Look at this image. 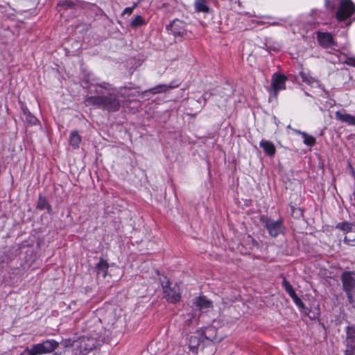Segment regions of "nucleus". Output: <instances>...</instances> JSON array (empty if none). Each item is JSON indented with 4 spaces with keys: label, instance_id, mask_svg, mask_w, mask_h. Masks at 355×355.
<instances>
[{
    "label": "nucleus",
    "instance_id": "nucleus-27",
    "mask_svg": "<svg viewBox=\"0 0 355 355\" xmlns=\"http://www.w3.org/2000/svg\"><path fill=\"white\" fill-rule=\"evenodd\" d=\"M146 21L141 15H137L131 21L130 26L133 28L145 25Z\"/></svg>",
    "mask_w": 355,
    "mask_h": 355
},
{
    "label": "nucleus",
    "instance_id": "nucleus-31",
    "mask_svg": "<svg viewBox=\"0 0 355 355\" xmlns=\"http://www.w3.org/2000/svg\"><path fill=\"white\" fill-rule=\"evenodd\" d=\"M38 354L36 353L35 349H33V347L31 349H29L28 348L25 349L20 355H37Z\"/></svg>",
    "mask_w": 355,
    "mask_h": 355
},
{
    "label": "nucleus",
    "instance_id": "nucleus-20",
    "mask_svg": "<svg viewBox=\"0 0 355 355\" xmlns=\"http://www.w3.org/2000/svg\"><path fill=\"white\" fill-rule=\"evenodd\" d=\"M194 6L196 10L198 12L208 13L210 10L206 0H196Z\"/></svg>",
    "mask_w": 355,
    "mask_h": 355
},
{
    "label": "nucleus",
    "instance_id": "nucleus-1",
    "mask_svg": "<svg viewBox=\"0 0 355 355\" xmlns=\"http://www.w3.org/2000/svg\"><path fill=\"white\" fill-rule=\"evenodd\" d=\"M84 103L87 105H92L109 112H117L121 107L118 97L111 94L87 96Z\"/></svg>",
    "mask_w": 355,
    "mask_h": 355
},
{
    "label": "nucleus",
    "instance_id": "nucleus-33",
    "mask_svg": "<svg viewBox=\"0 0 355 355\" xmlns=\"http://www.w3.org/2000/svg\"><path fill=\"white\" fill-rule=\"evenodd\" d=\"M347 65L355 67V57L347 58L345 62Z\"/></svg>",
    "mask_w": 355,
    "mask_h": 355
},
{
    "label": "nucleus",
    "instance_id": "nucleus-29",
    "mask_svg": "<svg viewBox=\"0 0 355 355\" xmlns=\"http://www.w3.org/2000/svg\"><path fill=\"white\" fill-rule=\"evenodd\" d=\"M58 6L63 7L64 9L74 8L76 6L75 1L72 0H64L59 2Z\"/></svg>",
    "mask_w": 355,
    "mask_h": 355
},
{
    "label": "nucleus",
    "instance_id": "nucleus-23",
    "mask_svg": "<svg viewBox=\"0 0 355 355\" xmlns=\"http://www.w3.org/2000/svg\"><path fill=\"white\" fill-rule=\"evenodd\" d=\"M294 131L300 133L302 136V138L304 139L303 142L305 145H306L308 146H313L315 145L316 140L314 137L309 135L304 132H300V131H297L295 130H294Z\"/></svg>",
    "mask_w": 355,
    "mask_h": 355
},
{
    "label": "nucleus",
    "instance_id": "nucleus-15",
    "mask_svg": "<svg viewBox=\"0 0 355 355\" xmlns=\"http://www.w3.org/2000/svg\"><path fill=\"white\" fill-rule=\"evenodd\" d=\"M109 264L107 261L103 258H100L99 262L96 265L95 270L97 275H101L103 278H105L107 274Z\"/></svg>",
    "mask_w": 355,
    "mask_h": 355
},
{
    "label": "nucleus",
    "instance_id": "nucleus-26",
    "mask_svg": "<svg viewBox=\"0 0 355 355\" xmlns=\"http://www.w3.org/2000/svg\"><path fill=\"white\" fill-rule=\"evenodd\" d=\"M300 76L302 79V81L306 83L309 85H313L314 84H317L318 81L314 78L310 76L308 73H306L304 71H301L300 73Z\"/></svg>",
    "mask_w": 355,
    "mask_h": 355
},
{
    "label": "nucleus",
    "instance_id": "nucleus-36",
    "mask_svg": "<svg viewBox=\"0 0 355 355\" xmlns=\"http://www.w3.org/2000/svg\"><path fill=\"white\" fill-rule=\"evenodd\" d=\"M297 214H298V215L300 216H302V211L300 209H297Z\"/></svg>",
    "mask_w": 355,
    "mask_h": 355
},
{
    "label": "nucleus",
    "instance_id": "nucleus-18",
    "mask_svg": "<svg viewBox=\"0 0 355 355\" xmlns=\"http://www.w3.org/2000/svg\"><path fill=\"white\" fill-rule=\"evenodd\" d=\"M336 117L342 122L348 123L349 125H355V116L351 114L343 113L341 112H336Z\"/></svg>",
    "mask_w": 355,
    "mask_h": 355
},
{
    "label": "nucleus",
    "instance_id": "nucleus-21",
    "mask_svg": "<svg viewBox=\"0 0 355 355\" xmlns=\"http://www.w3.org/2000/svg\"><path fill=\"white\" fill-rule=\"evenodd\" d=\"M81 140V137L79 135L78 130H74L71 132L69 137L70 144L74 148H79Z\"/></svg>",
    "mask_w": 355,
    "mask_h": 355
},
{
    "label": "nucleus",
    "instance_id": "nucleus-28",
    "mask_svg": "<svg viewBox=\"0 0 355 355\" xmlns=\"http://www.w3.org/2000/svg\"><path fill=\"white\" fill-rule=\"evenodd\" d=\"M261 48L266 49L268 52L275 51L277 52L280 50V45L278 44H269L268 42L263 44Z\"/></svg>",
    "mask_w": 355,
    "mask_h": 355
},
{
    "label": "nucleus",
    "instance_id": "nucleus-34",
    "mask_svg": "<svg viewBox=\"0 0 355 355\" xmlns=\"http://www.w3.org/2000/svg\"><path fill=\"white\" fill-rule=\"evenodd\" d=\"M283 286L285 290L288 293V282L285 277L283 279Z\"/></svg>",
    "mask_w": 355,
    "mask_h": 355
},
{
    "label": "nucleus",
    "instance_id": "nucleus-35",
    "mask_svg": "<svg viewBox=\"0 0 355 355\" xmlns=\"http://www.w3.org/2000/svg\"><path fill=\"white\" fill-rule=\"evenodd\" d=\"M202 97L203 98L204 105H205L207 102V98L205 95H203Z\"/></svg>",
    "mask_w": 355,
    "mask_h": 355
},
{
    "label": "nucleus",
    "instance_id": "nucleus-17",
    "mask_svg": "<svg viewBox=\"0 0 355 355\" xmlns=\"http://www.w3.org/2000/svg\"><path fill=\"white\" fill-rule=\"evenodd\" d=\"M260 146L268 156H273L275 154L276 148L272 142L262 139L260 141Z\"/></svg>",
    "mask_w": 355,
    "mask_h": 355
},
{
    "label": "nucleus",
    "instance_id": "nucleus-12",
    "mask_svg": "<svg viewBox=\"0 0 355 355\" xmlns=\"http://www.w3.org/2000/svg\"><path fill=\"white\" fill-rule=\"evenodd\" d=\"M317 39L319 44L323 48L335 49L338 46L337 42L330 33L318 32Z\"/></svg>",
    "mask_w": 355,
    "mask_h": 355
},
{
    "label": "nucleus",
    "instance_id": "nucleus-25",
    "mask_svg": "<svg viewBox=\"0 0 355 355\" xmlns=\"http://www.w3.org/2000/svg\"><path fill=\"white\" fill-rule=\"evenodd\" d=\"M37 208L42 210L46 209L48 212L51 211V206L46 199V198L40 196L37 202Z\"/></svg>",
    "mask_w": 355,
    "mask_h": 355
},
{
    "label": "nucleus",
    "instance_id": "nucleus-9",
    "mask_svg": "<svg viewBox=\"0 0 355 355\" xmlns=\"http://www.w3.org/2000/svg\"><path fill=\"white\" fill-rule=\"evenodd\" d=\"M287 77L280 73H274L272 78V84L268 87V90L274 96H277V94L280 90L286 89V81Z\"/></svg>",
    "mask_w": 355,
    "mask_h": 355
},
{
    "label": "nucleus",
    "instance_id": "nucleus-2",
    "mask_svg": "<svg viewBox=\"0 0 355 355\" xmlns=\"http://www.w3.org/2000/svg\"><path fill=\"white\" fill-rule=\"evenodd\" d=\"M97 340L93 337L83 336L74 345V355H86L96 348Z\"/></svg>",
    "mask_w": 355,
    "mask_h": 355
},
{
    "label": "nucleus",
    "instance_id": "nucleus-4",
    "mask_svg": "<svg viewBox=\"0 0 355 355\" xmlns=\"http://www.w3.org/2000/svg\"><path fill=\"white\" fill-rule=\"evenodd\" d=\"M161 284L164 297L168 302L171 303H175L180 300L181 295L180 293V288L177 284L172 286L169 279L164 277V280L162 281Z\"/></svg>",
    "mask_w": 355,
    "mask_h": 355
},
{
    "label": "nucleus",
    "instance_id": "nucleus-5",
    "mask_svg": "<svg viewBox=\"0 0 355 355\" xmlns=\"http://www.w3.org/2000/svg\"><path fill=\"white\" fill-rule=\"evenodd\" d=\"M166 31L172 34L179 42L182 41L187 34L186 24L180 19H175L166 26Z\"/></svg>",
    "mask_w": 355,
    "mask_h": 355
},
{
    "label": "nucleus",
    "instance_id": "nucleus-32",
    "mask_svg": "<svg viewBox=\"0 0 355 355\" xmlns=\"http://www.w3.org/2000/svg\"><path fill=\"white\" fill-rule=\"evenodd\" d=\"M137 6V3H135L132 7L125 8L123 12V15H125V14L131 15L133 10L135 8V7Z\"/></svg>",
    "mask_w": 355,
    "mask_h": 355
},
{
    "label": "nucleus",
    "instance_id": "nucleus-14",
    "mask_svg": "<svg viewBox=\"0 0 355 355\" xmlns=\"http://www.w3.org/2000/svg\"><path fill=\"white\" fill-rule=\"evenodd\" d=\"M21 107L23 112L22 119L26 123L29 125H36L39 122L38 119L31 113L24 105H22Z\"/></svg>",
    "mask_w": 355,
    "mask_h": 355
},
{
    "label": "nucleus",
    "instance_id": "nucleus-7",
    "mask_svg": "<svg viewBox=\"0 0 355 355\" xmlns=\"http://www.w3.org/2000/svg\"><path fill=\"white\" fill-rule=\"evenodd\" d=\"M355 12V5L351 0H340L336 17L338 21H344Z\"/></svg>",
    "mask_w": 355,
    "mask_h": 355
},
{
    "label": "nucleus",
    "instance_id": "nucleus-6",
    "mask_svg": "<svg viewBox=\"0 0 355 355\" xmlns=\"http://www.w3.org/2000/svg\"><path fill=\"white\" fill-rule=\"evenodd\" d=\"M259 220L271 236L276 237L282 232L283 225L281 220H275L265 215L261 216Z\"/></svg>",
    "mask_w": 355,
    "mask_h": 355
},
{
    "label": "nucleus",
    "instance_id": "nucleus-8",
    "mask_svg": "<svg viewBox=\"0 0 355 355\" xmlns=\"http://www.w3.org/2000/svg\"><path fill=\"white\" fill-rule=\"evenodd\" d=\"M336 229L342 230L345 234L344 242L351 246H355V225L348 222L338 223Z\"/></svg>",
    "mask_w": 355,
    "mask_h": 355
},
{
    "label": "nucleus",
    "instance_id": "nucleus-19",
    "mask_svg": "<svg viewBox=\"0 0 355 355\" xmlns=\"http://www.w3.org/2000/svg\"><path fill=\"white\" fill-rule=\"evenodd\" d=\"M290 297L293 299V302L295 303V304L299 307L300 310L302 311L305 315H308V313L306 312L307 309L305 308L304 303L302 302V300L298 297L297 294L294 292L291 286H290Z\"/></svg>",
    "mask_w": 355,
    "mask_h": 355
},
{
    "label": "nucleus",
    "instance_id": "nucleus-16",
    "mask_svg": "<svg viewBox=\"0 0 355 355\" xmlns=\"http://www.w3.org/2000/svg\"><path fill=\"white\" fill-rule=\"evenodd\" d=\"M180 85V83H178L177 81L174 80L170 83L169 85H159L157 87L151 89V92L153 94L157 93H161L166 92L169 89H172L176 87H178Z\"/></svg>",
    "mask_w": 355,
    "mask_h": 355
},
{
    "label": "nucleus",
    "instance_id": "nucleus-24",
    "mask_svg": "<svg viewBox=\"0 0 355 355\" xmlns=\"http://www.w3.org/2000/svg\"><path fill=\"white\" fill-rule=\"evenodd\" d=\"M112 89V87L110 84L103 82L102 83L96 85V89L94 92L96 94V95H104L103 89L110 91Z\"/></svg>",
    "mask_w": 355,
    "mask_h": 355
},
{
    "label": "nucleus",
    "instance_id": "nucleus-13",
    "mask_svg": "<svg viewBox=\"0 0 355 355\" xmlns=\"http://www.w3.org/2000/svg\"><path fill=\"white\" fill-rule=\"evenodd\" d=\"M203 336H191L189 339V347L190 350L194 353L197 354L198 347L200 346L202 342Z\"/></svg>",
    "mask_w": 355,
    "mask_h": 355
},
{
    "label": "nucleus",
    "instance_id": "nucleus-10",
    "mask_svg": "<svg viewBox=\"0 0 355 355\" xmlns=\"http://www.w3.org/2000/svg\"><path fill=\"white\" fill-rule=\"evenodd\" d=\"M345 345V355H355V329L353 327H346Z\"/></svg>",
    "mask_w": 355,
    "mask_h": 355
},
{
    "label": "nucleus",
    "instance_id": "nucleus-3",
    "mask_svg": "<svg viewBox=\"0 0 355 355\" xmlns=\"http://www.w3.org/2000/svg\"><path fill=\"white\" fill-rule=\"evenodd\" d=\"M342 282L349 302L355 307V272H345Z\"/></svg>",
    "mask_w": 355,
    "mask_h": 355
},
{
    "label": "nucleus",
    "instance_id": "nucleus-11",
    "mask_svg": "<svg viewBox=\"0 0 355 355\" xmlns=\"http://www.w3.org/2000/svg\"><path fill=\"white\" fill-rule=\"evenodd\" d=\"M59 346V343L55 340H46L42 343L33 345L38 354H49L53 352Z\"/></svg>",
    "mask_w": 355,
    "mask_h": 355
},
{
    "label": "nucleus",
    "instance_id": "nucleus-22",
    "mask_svg": "<svg viewBox=\"0 0 355 355\" xmlns=\"http://www.w3.org/2000/svg\"><path fill=\"white\" fill-rule=\"evenodd\" d=\"M196 306H198L200 309L209 308L211 302L208 300L205 297H198L196 299L194 302Z\"/></svg>",
    "mask_w": 355,
    "mask_h": 355
},
{
    "label": "nucleus",
    "instance_id": "nucleus-30",
    "mask_svg": "<svg viewBox=\"0 0 355 355\" xmlns=\"http://www.w3.org/2000/svg\"><path fill=\"white\" fill-rule=\"evenodd\" d=\"M76 340L73 341L71 339H64L61 341L60 344L63 346V347H73V355H74V345Z\"/></svg>",
    "mask_w": 355,
    "mask_h": 355
}]
</instances>
